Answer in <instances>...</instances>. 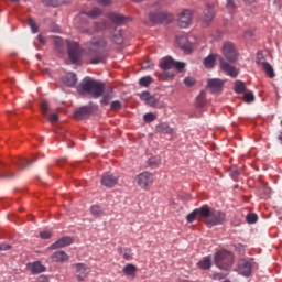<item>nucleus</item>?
<instances>
[{"instance_id": "39448f33", "label": "nucleus", "mask_w": 282, "mask_h": 282, "mask_svg": "<svg viewBox=\"0 0 282 282\" xmlns=\"http://www.w3.org/2000/svg\"><path fill=\"white\" fill-rule=\"evenodd\" d=\"M205 224L213 228V226H221L226 224V213L217 209H209V215Z\"/></svg>"}, {"instance_id": "37998d69", "label": "nucleus", "mask_w": 282, "mask_h": 282, "mask_svg": "<svg viewBox=\"0 0 282 282\" xmlns=\"http://www.w3.org/2000/svg\"><path fill=\"white\" fill-rule=\"evenodd\" d=\"M246 219L248 224H257L259 216L257 214H248Z\"/></svg>"}, {"instance_id": "393cba45", "label": "nucleus", "mask_w": 282, "mask_h": 282, "mask_svg": "<svg viewBox=\"0 0 282 282\" xmlns=\"http://www.w3.org/2000/svg\"><path fill=\"white\" fill-rule=\"evenodd\" d=\"M177 43L184 52H192L193 47L191 46V43H188V40L184 36L177 37Z\"/></svg>"}, {"instance_id": "052dcab7", "label": "nucleus", "mask_w": 282, "mask_h": 282, "mask_svg": "<svg viewBox=\"0 0 282 282\" xmlns=\"http://www.w3.org/2000/svg\"><path fill=\"white\" fill-rule=\"evenodd\" d=\"M149 164H150L151 166H153V165L158 164V161L155 160V158H151V159L149 160Z\"/></svg>"}, {"instance_id": "20e7f679", "label": "nucleus", "mask_w": 282, "mask_h": 282, "mask_svg": "<svg viewBox=\"0 0 282 282\" xmlns=\"http://www.w3.org/2000/svg\"><path fill=\"white\" fill-rule=\"evenodd\" d=\"M67 55L73 65H78L83 58V47L77 42H68Z\"/></svg>"}, {"instance_id": "e2e57ef3", "label": "nucleus", "mask_w": 282, "mask_h": 282, "mask_svg": "<svg viewBox=\"0 0 282 282\" xmlns=\"http://www.w3.org/2000/svg\"><path fill=\"white\" fill-rule=\"evenodd\" d=\"M278 140H279V141L281 142V144H282V132L279 133Z\"/></svg>"}, {"instance_id": "5701e85b", "label": "nucleus", "mask_w": 282, "mask_h": 282, "mask_svg": "<svg viewBox=\"0 0 282 282\" xmlns=\"http://www.w3.org/2000/svg\"><path fill=\"white\" fill-rule=\"evenodd\" d=\"M198 268H200V270H210V268L213 267V259L210 258V256L203 258L198 263H197Z\"/></svg>"}, {"instance_id": "72a5a7b5", "label": "nucleus", "mask_w": 282, "mask_h": 282, "mask_svg": "<svg viewBox=\"0 0 282 282\" xmlns=\"http://www.w3.org/2000/svg\"><path fill=\"white\" fill-rule=\"evenodd\" d=\"M197 107H204L206 105V91L202 90L199 95L196 97Z\"/></svg>"}, {"instance_id": "58836bf2", "label": "nucleus", "mask_w": 282, "mask_h": 282, "mask_svg": "<svg viewBox=\"0 0 282 282\" xmlns=\"http://www.w3.org/2000/svg\"><path fill=\"white\" fill-rule=\"evenodd\" d=\"M151 83H153V78L151 76L141 77L139 80V84L141 85V87H149Z\"/></svg>"}, {"instance_id": "c756f323", "label": "nucleus", "mask_w": 282, "mask_h": 282, "mask_svg": "<svg viewBox=\"0 0 282 282\" xmlns=\"http://www.w3.org/2000/svg\"><path fill=\"white\" fill-rule=\"evenodd\" d=\"M90 213L93 217H102L105 215V210L102 207H100V205H93L90 207Z\"/></svg>"}, {"instance_id": "c9c22d12", "label": "nucleus", "mask_w": 282, "mask_h": 282, "mask_svg": "<svg viewBox=\"0 0 282 282\" xmlns=\"http://www.w3.org/2000/svg\"><path fill=\"white\" fill-rule=\"evenodd\" d=\"M44 6H52L53 8H58V6H63L65 0H43Z\"/></svg>"}, {"instance_id": "3c124183", "label": "nucleus", "mask_w": 282, "mask_h": 282, "mask_svg": "<svg viewBox=\"0 0 282 282\" xmlns=\"http://www.w3.org/2000/svg\"><path fill=\"white\" fill-rule=\"evenodd\" d=\"M145 105H150V107H154V105H158V99H155L153 96L150 95V97L147 100Z\"/></svg>"}, {"instance_id": "9d476101", "label": "nucleus", "mask_w": 282, "mask_h": 282, "mask_svg": "<svg viewBox=\"0 0 282 282\" xmlns=\"http://www.w3.org/2000/svg\"><path fill=\"white\" fill-rule=\"evenodd\" d=\"M135 182L140 188L147 191L153 184V174L143 172L135 177Z\"/></svg>"}, {"instance_id": "2eb2a0df", "label": "nucleus", "mask_w": 282, "mask_h": 282, "mask_svg": "<svg viewBox=\"0 0 282 282\" xmlns=\"http://www.w3.org/2000/svg\"><path fill=\"white\" fill-rule=\"evenodd\" d=\"M72 243H74V238L65 236L51 245L48 247V250H58L59 248H66V246H72Z\"/></svg>"}, {"instance_id": "a878e982", "label": "nucleus", "mask_w": 282, "mask_h": 282, "mask_svg": "<svg viewBox=\"0 0 282 282\" xmlns=\"http://www.w3.org/2000/svg\"><path fill=\"white\" fill-rule=\"evenodd\" d=\"M161 69H173L175 67V59L171 57H165L160 64Z\"/></svg>"}, {"instance_id": "774afa93", "label": "nucleus", "mask_w": 282, "mask_h": 282, "mask_svg": "<svg viewBox=\"0 0 282 282\" xmlns=\"http://www.w3.org/2000/svg\"><path fill=\"white\" fill-rule=\"evenodd\" d=\"M56 43H61V39L56 40Z\"/></svg>"}, {"instance_id": "f03ea898", "label": "nucleus", "mask_w": 282, "mask_h": 282, "mask_svg": "<svg viewBox=\"0 0 282 282\" xmlns=\"http://www.w3.org/2000/svg\"><path fill=\"white\" fill-rule=\"evenodd\" d=\"M86 54L90 57L91 65H98V63H102L105 56H102V52L107 48V40L105 37H93L89 42L85 44Z\"/></svg>"}, {"instance_id": "a211bd4d", "label": "nucleus", "mask_w": 282, "mask_h": 282, "mask_svg": "<svg viewBox=\"0 0 282 282\" xmlns=\"http://www.w3.org/2000/svg\"><path fill=\"white\" fill-rule=\"evenodd\" d=\"M26 268L31 271V274H41L42 272H45V265H43L40 261L28 263Z\"/></svg>"}, {"instance_id": "09e8293b", "label": "nucleus", "mask_w": 282, "mask_h": 282, "mask_svg": "<svg viewBox=\"0 0 282 282\" xmlns=\"http://www.w3.org/2000/svg\"><path fill=\"white\" fill-rule=\"evenodd\" d=\"M184 83H185L186 87H193V85H195V78H193V77H185L184 78Z\"/></svg>"}, {"instance_id": "1a4fd4ad", "label": "nucleus", "mask_w": 282, "mask_h": 282, "mask_svg": "<svg viewBox=\"0 0 282 282\" xmlns=\"http://www.w3.org/2000/svg\"><path fill=\"white\" fill-rule=\"evenodd\" d=\"M219 67L221 72L230 76L231 78H237L239 76V72L235 67V65L228 63L224 57L219 56Z\"/></svg>"}, {"instance_id": "bf43d9fd", "label": "nucleus", "mask_w": 282, "mask_h": 282, "mask_svg": "<svg viewBox=\"0 0 282 282\" xmlns=\"http://www.w3.org/2000/svg\"><path fill=\"white\" fill-rule=\"evenodd\" d=\"M99 3H101L102 6H110L111 0H99Z\"/></svg>"}, {"instance_id": "ea45409f", "label": "nucleus", "mask_w": 282, "mask_h": 282, "mask_svg": "<svg viewBox=\"0 0 282 282\" xmlns=\"http://www.w3.org/2000/svg\"><path fill=\"white\" fill-rule=\"evenodd\" d=\"M242 100H243V102H253L254 94L252 91L245 93Z\"/></svg>"}, {"instance_id": "79ce46f5", "label": "nucleus", "mask_w": 282, "mask_h": 282, "mask_svg": "<svg viewBox=\"0 0 282 282\" xmlns=\"http://www.w3.org/2000/svg\"><path fill=\"white\" fill-rule=\"evenodd\" d=\"M3 177H7V180H12L14 177V172H11L10 170H4L2 173H0V180Z\"/></svg>"}, {"instance_id": "423d86ee", "label": "nucleus", "mask_w": 282, "mask_h": 282, "mask_svg": "<svg viewBox=\"0 0 282 282\" xmlns=\"http://www.w3.org/2000/svg\"><path fill=\"white\" fill-rule=\"evenodd\" d=\"M210 215V207L208 205H203L200 208L194 209L191 214L186 216L187 223L193 224L196 219H205L208 220V216Z\"/></svg>"}, {"instance_id": "4468645a", "label": "nucleus", "mask_w": 282, "mask_h": 282, "mask_svg": "<svg viewBox=\"0 0 282 282\" xmlns=\"http://www.w3.org/2000/svg\"><path fill=\"white\" fill-rule=\"evenodd\" d=\"M105 30H109V22L102 21V22H95L90 28L85 29L83 32L85 34H96V32H102Z\"/></svg>"}, {"instance_id": "473e14b6", "label": "nucleus", "mask_w": 282, "mask_h": 282, "mask_svg": "<svg viewBox=\"0 0 282 282\" xmlns=\"http://www.w3.org/2000/svg\"><path fill=\"white\" fill-rule=\"evenodd\" d=\"M32 162H34V161H30L28 159L20 158L14 161V164H17V166H19L20 169H25V166H30V164H32Z\"/></svg>"}, {"instance_id": "f257e3e1", "label": "nucleus", "mask_w": 282, "mask_h": 282, "mask_svg": "<svg viewBox=\"0 0 282 282\" xmlns=\"http://www.w3.org/2000/svg\"><path fill=\"white\" fill-rule=\"evenodd\" d=\"M79 94H88L91 98H100L102 105H108L109 99L113 98V88L109 86L105 89V83L96 80L91 77H86L83 79L82 84L78 87Z\"/></svg>"}, {"instance_id": "2f4dec72", "label": "nucleus", "mask_w": 282, "mask_h": 282, "mask_svg": "<svg viewBox=\"0 0 282 282\" xmlns=\"http://www.w3.org/2000/svg\"><path fill=\"white\" fill-rule=\"evenodd\" d=\"M119 253L122 254L123 259H126V261H131L133 259V252L131 251V249H122L119 248Z\"/></svg>"}, {"instance_id": "f704fd0d", "label": "nucleus", "mask_w": 282, "mask_h": 282, "mask_svg": "<svg viewBox=\"0 0 282 282\" xmlns=\"http://www.w3.org/2000/svg\"><path fill=\"white\" fill-rule=\"evenodd\" d=\"M85 14L86 17H90V19H96L100 17V14H102V10L100 8H94L93 10H90L89 12H86Z\"/></svg>"}, {"instance_id": "7c9ffc66", "label": "nucleus", "mask_w": 282, "mask_h": 282, "mask_svg": "<svg viewBox=\"0 0 282 282\" xmlns=\"http://www.w3.org/2000/svg\"><path fill=\"white\" fill-rule=\"evenodd\" d=\"M261 65L267 76H269V78H274V68H272V65H270V63H267V62H262Z\"/></svg>"}, {"instance_id": "7ed1b4c3", "label": "nucleus", "mask_w": 282, "mask_h": 282, "mask_svg": "<svg viewBox=\"0 0 282 282\" xmlns=\"http://www.w3.org/2000/svg\"><path fill=\"white\" fill-rule=\"evenodd\" d=\"M214 263L219 270L228 272L235 265V254L228 250H220L215 253Z\"/></svg>"}, {"instance_id": "5fc2aeb1", "label": "nucleus", "mask_w": 282, "mask_h": 282, "mask_svg": "<svg viewBox=\"0 0 282 282\" xmlns=\"http://www.w3.org/2000/svg\"><path fill=\"white\" fill-rule=\"evenodd\" d=\"M227 8L229 10H235L237 8V4H235V0H227Z\"/></svg>"}, {"instance_id": "864d4df0", "label": "nucleus", "mask_w": 282, "mask_h": 282, "mask_svg": "<svg viewBox=\"0 0 282 282\" xmlns=\"http://www.w3.org/2000/svg\"><path fill=\"white\" fill-rule=\"evenodd\" d=\"M41 239H50L52 237V231H42L40 232Z\"/></svg>"}, {"instance_id": "ddd939ff", "label": "nucleus", "mask_w": 282, "mask_h": 282, "mask_svg": "<svg viewBox=\"0 0 282 282\" xmlns=\"http://www.w3.org/2000/svg\"><path fill=\"white\" fill-rule=\"evenodd\" d=\"M193 21V11L185 9L178 15L180 28H188Z\"/></svg>"}, {"instance_id": "e433bc0d", "label": "nucleus", "mask_w": 282, "mask_h": 282, "mask_svg": "<svg viewBox=\"0 0 282 282\" xmlns=\"http://www.w3.org/2000/svg\"><path fill=\"white\" fill-rule=\"evenodd\" d=\"M235 91L236 94H243V91H246V84L241 80H237L235 83Z\"/></svg>"}, {"instance_id": "49530a36", "label": "nucleus", "mask_w": 282, "mask_h": 282, "mask_svg": "<svg viewBox=\"0 0 282 282\" xmlns=\"http://www.w3.org/2000/svg\"><path fill=\"white\" fill-rule=\"evenodd\" d=\"M47 120H48V122H51V124H56V122H58V115L51 113L47 116Z\"/></svg>"}, {"instance_id": "f3484780", "label": "nucleus", "mask_w": 282, "mask_h": 282, "mask_svg": "<svg viewBox=\"0 0 282 282\" xmlns=\"http://www.w3.org/2000/svg\"><path fill=\"white\" fill-rule=\"evenodd\" d=\"M51 259L55 263H65V261H69V256L67 252L59 250L52 253Z\"/></svg>"}, {"instance_id": "603ef678", "label": "nucleus", "mask_w": 282, "mask_h": 282, "mask_svg": "<svg viewBox=\"0 0 282 282\" xmlns=\"http://www.w3.org/2000/svg\"><path fill=\"white\" fill-rule=\"evenodd\" d=\"M174 67L175 69H184V67H186V63L174 61Z\"/></svg>"}, {"instance_id": "de8ad7c7", "label": "nucleus", "mask_w": 282, "mask_h": 282, "mask_svg": "<svg viewBox=\"0 0 282 282\" xmlns=\"http://www.w3.org/2000/svg\"><path fill=\"white\" fill-rule=\"evenodd\" d=\"M48 109H50V104H47V101H42L41 102V111L44 116H47Z\"/></svg>"}, {"instance_id": "4d7b16f0", "label": "nucleus", "mask_w": 282, "mask_h": 282, "mask_svg": "<svg viewBox=\"0 0 282 282\" xmlns=\"http://www.w3.org/2000/svg\"><path fill=\"white\" fill-rule=\"evenodd\" d=\"M238 175H241V172H239L238 169H235L231 171L230 176L235 180Z\"/></svg>"}, {"instance_id": "680f3d73", "label": "nucleus", "mask_w": 282, "mask_h": 282, "mask_svg": "<svg viewBox=\"0 0 282 282\" xmlns=\"http://www.w3.org/2000/svg\"><path fill=\"white\" fill-rule=\"evenodd\" d=\"M152 67H153V64H150V65L143 64V68L144 69H151Z\"/></svg>"}, {"instance_id": "b1692460", "label": "nucleus", "mask_w": 282, "mask_h": 282, "mask_svg": "<svg viewBox=\"0 0 282 282\" xmlns=\"http://www.w3.org/2000/svg\"><path fill=\"white\" fill-rule=\"evenodd\" d=\"M203 19L205 23H210L213 19H215V8L213 6H208L206 10L204 11Z\"/></svg>"}, {"instance_id": "13d9d810", "label": "nucleus", "mask_w": 282, "mask_h": 282, "mask_svg": "<svg viewBox=\"0 0 282 282\" xmlns=\"http://www.w3.org/2000/svg\"><path fill=\"white\" fill-rule=\"evenodd\" d=\"M37 41H39V43H41L42 45H45V43H47V41L45 40V37H44L42 34H40V35L37 36Z\"/></svg>"}, {"instance_id": "4c0bfd02", "label": "nucleus", "mask_w": 282, "mask_h": 282, "mask_svg": "<svg viewBox=\"0 0 282 282\" xmlns=\"http://www.w3.org/2000/svg\"><path fill=\"white\" fill-rule=\"evenodd\" d=\"M111 40L113 41V43H116L117 45H122V43H124V39L122 37V34L120 33V31H118L116 34H113L111 36Z\"/></svg>"}, {"instance_id": "cd10ccee", "label": "nucleus", "mask_w": 282, "mask_h": 282, "mask_svg": "<svg viewBox=\"0 0 282 282\" xmlns=\"http://www.w3.org/2000/svg\"><path fill=\"white\" fill-rule=\"evenodd\" d=\"M217 57L219 58V55L217 54H210L209 56L205 57L204 59L205 67L209 69L215 67V61H217Z\"/></svg>"}, {"instance_id": "9b49d317", "label": "nucleus", "mask_w": 282, "mask_h": 282, "mask_svg": "<svg viewBox=\"0 0 282 282\" xmlns=\"http://www.w3.org/2000/svg\"><path fill=\"white\" fill-rule=\"evenodd\" d=\"M119 177L111 172H106L100 176V184L106 188H113L119 182Z\"/></svg>"}, {"instance_id": "6ab92c4d", "label": "nucleus", "mask_w": 282, "mask_h": 282, "mask_svg": "<svg viewBox=\"0 0 282 282\" xmlns=\"http://www.w3.org/2000/svg\"><path fill=\"white\" fill-rule=\"evenodd\" d=\"M208 87L212 89V91L217 93L221 91L224 89V80L219 78H214L208 80Z\"/></svg>"}, {"instance_id": "6e6d98bb", "label": "nucleus", "mask_w": 282, "mask_h": 282, "mask_svg": "<svg viewBox=\"0 0 282 282\" xmlns=\"http://www.w3.org/2000/svg\"><path fill=\"white\" fill-rule=\"evenodd\" d=\"M11 249H12V246L0 243V252H3L4 250H11Z\"/></svg>"}, {"instance_id": "c85d7f7f", "label": "nucleus", "mask_w": 282, "mask_h": 282, "mask_svg": "<svg viewBox=\"0 0 282 282\" xmlns=\"http://www.w3.org/2000/svg\"><path fill=\"white\" fill-rule=\"evenodd\" d=\"M135 272H138V267H135L134 264L128 263L124 268H123V273L127 276H134Z\"/></svg>"}, {"instance_id": "bb28decb", "label": "nucleus", "mask_w": 282, "mask_h": 282, "mask_svg": "<svg viewBox=\"0 0 282 282\" xmlns=\"http://www.w3.org/2000/svg\"><path fill=\"white\" fill-rule=\"evenodd\" d=\"M91 110L88 107H82L75 111V118L77 120H83L85 116H89Z\"/></svg>"}, {"instance_id": "4be33fe9", "label": "nucleus", "mask_w": 282, "mask_h": 282, "mask_svg": "<svg viewBox=\"0 0 282 282\" xmlns=\"http://www.w3.org/2000/svg\"><path fill=\"white\" fill-rule=\"evenodd\" d=\"M156 131H158V133L173 135V128H171V126H169V123H166V122H161V123L156 124Z\"/></svg>"}, {"instance_id": "69168bd1", "label": "nucleus", "mask_w": 282, "mask_h": 282, "mask_svg": "<svg viewBox=\"0 0 282 282\" xmlns=\"http://www.w3.org/2000/svg\"><path fill=\"white\" fill-rule=\"evenodd\" d=\"M132 1H133V3H140V2H142L144 0H132Z\"/></svg>"}, {"instance_id": "f8f14e48", "label": "nucleus", "mask_w": 282, "mask_h": 282, "mask_svg": "<svg viewBox=\"0 0 282 282\" xmlns=\"http://www.w3.org/2000/svg\"><path fill=\"white\" fill-rule=\"evenodd\" d=\"M252 260H240L238 263V272L241 276H250L252 274Z\"/></svg>"}, {"instance_id": "dca6fc26", "label": "nucleus", "mask_w": 282, "mask_h": 282, "mask_svg": "<svg viewBox=\"0 0 282 282\" xmlns=\"http://www.w3.org/2000/svg\"><path fill=\"white\" fill-rule=\"evenodd\" d=\"M149 19L151 23H164L169 21V15L166 14V12L156 11V12L150 13Z\"/></svg>"}, {"instance_id": "412c9836", "label": "nucleus", "mask_w": 282, "mask_h": 282, "mask_svg": "<svg viewBox=\"0 0 282 282\" xmlns=\"http://www.w3.org/2000/svg\"><path fill=\"white\" fill-rule=\"evenodd\" d=\"M108 19L115 23V25H123V23H127L128 18L118 13H109Z\"/></svg>"}, {"instance_id": "0e129e2a", "label": "nucleus", "mask_w": 282, "mask_h": 282, "mask_svg": "<svg viewBox=\"0 0 282 282\" xmlns=\"http://www.w3.org/2000/svg\"><path fill=\"white\" fill-rule=\"evenodd\" d=\"M246 3H254L256 0H243Z\"/></svg>"}, {"instance_id": "aec40b11", "label": "nucleus", "mask_w": 282, "mask_h": 282, "mask_svg": "<svg viewBox=\"0 0 282 282\" xmlns=\"http://www.w3.org/2000/svg\"><path fill=\"white\" fill-rule=\"evenodd\" d=\"M62 82L67 87H75L76 83H78V77H76V74L74 73H68L62 78Z\"/></svg>"}, {"instance_id": "338daca9", "label": "nucleus", "mask_w": 282, "mask_h": 282, "mask_svg": "<svg viewBox=\"0 0 282 282\" xmlns=\"http://www.w3.org/2000/svg\"><path fill=\"white\" fill-rule=\"evenodd\" d=\"M12 3H19V0H10Z\"/></svg>"}, {"instance_id": "8fccbe9b", "label": "nucleus", "mask_w": 282, "mask_h": 282, "mask_svg": "<svg viewBox=\"0 0 282 282\" xmlns=\"http://www.w3.org/2000/svg\"><path fill=\"white\" fill-rule=\"evenodd\" d=\"M140 98H141V100H143V102H147L149 100V98H151V93L143 91L140 94Z\"/></svg>"}, {"instance_id": "0eeeda50", "label": "nucleus", "mask_w": 282, "mask_h": 282, "mask_svg": "<svg viewBox=\"0 0 282 282\" xmlns=\"http://www.w3.org/2000/svg\"><path fill=\"white\" fill-rule=\"evenodd\" d=\"M221 52L229 63H237L239 61V52L232 42H225Z\"/></svg>"}, {"instance_id": "c03bdc74", "label": "nucleus", "mask_w": 282, "mask_h": 282, "mask_svg": "<svg viewBox=\"0 0 282 282\" xmlns=\"http://www.w3.org/2000/svg\"><path fill=\"white\" fill-rule=\"evenodd\" d=\"M28 24L31 28L33 34H36V32H39V26L36 25V22H34L32 18L28 20Z\"/></svg>"}, {"instance_id": "a19ab883", "label": "nucleus", "mask_w": 282, "mask_h": 282, "mask_svg": "<svg viewBox=\"0 0 282 282\" xmlns=\"http://www.w3.org/2000/svg\"><path fill=\"white\" fill-rule=\"evenodd\" d=\"M156 118H158V116H155V113H153V112H148L143 116L144 122H153V121H155Z\"/></svg>"}, {"instance_id": "a18cd8bd", "label": "nucleus", "mask_w": 282, "mask_h": 282, "mask_svg": "<svg viewBox=\"0 0 282 282\" xmlns=\"http://www.w3.org/2000/svg\"><path fill=\"white\" fill-rule=\"evenodd\" d=\"M110 109H112L113 111H118L122 109V104L118 100H115L110 104Z\"/></svg>"}, {"instance_id": "6e6552de", "label": "nucleus", "mask_w": 282, "mask_h": 282, "mask_svg": "<svg viewBox=\"0 0 282 282\" xmlns=\"http://www.w3.org/2000/svg\"><path fill=\"white\" fill-rule=\"evenodd\" d=\"M73 268L75 270V278L78 282H85V279H87L89 272H91V269L85 263H75L73 264Z\"/></svg>"}]
</instances>
